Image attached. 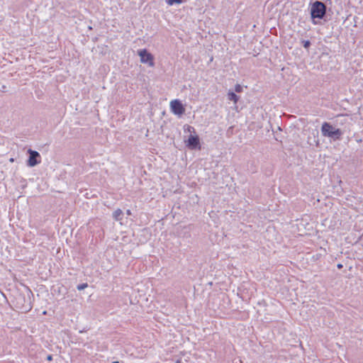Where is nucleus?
I'll return each mask as SVG.
<instances>
[{"label":"nucleus","mask_w":363,"mask_h":363,"mask_svg":"<svg viewBox=\"0 0 363 363\" xmlns=\"http://www.w3.org/2000/svg\"><path fill=\"white\" fill-rule=\"evenodd\" d=\"M321 133L324 137L330 138L334 141L340 140L343 135V131L336 128L331 123L324 122L321 126Z\"/></svg>","instance_id":"f257e3e1"},{"label":"nucleus","mask_w":363,"mask_h":363,"mask_svg":"<svg viewBox=\"0 0 363 363\" xmlns=\"http://www.w3.org/2000/svg\"><path fill=\"white\" fill-rule=\"evenodd\" d=\"M311 6V17L313 21L315 18L323 19L327 11L326 5L320 1H315L310 4Z\"/></svg>","instance_id":"f03ea898"},{"label":"nucleus","mask_w":363,"mask_h":363,"mask_svg":"<svg viewBox=\"0 0 363 363\" xmlns=\"http://www.w3.org/2000/svg\"><path fill=\"white\" fill-rule=\"evenodd\" d=\"M171 111L177 116H181L185 112V108L182 101L179 99L172 100L170 102Z\"/></svg>","instance_id":"7ed1b4c3"},{"label":"nucleus","mask_w":363,"mask_h":363,"mask_svg":"<svg viewBox=\"0 0 363 363\" xmlns=\"http://www.w3.org/2000/svg\"><path fill=\"white\" fill-rule=\"evenodd\" d=\"M186 146L189 150H200V139L197 135H190L187 140L185 141Z\"/></svg>","instance_id":"20e7f679"},{"label":"nucleus","mask_w":363,"mask_h":363,"mask_svg":"<svg viewBox=\"0 0 363 363\" xmlns=\"http://www.w3.org/2000/svg\"><path fill=\"white\" fill-rule=\"evenodd\" d=\"M28 152L29 153V157L27 160V165L28 167H35L40 162V155L38 152L29 149Z\"/></svg>","instance_id":"39448f33"},{"label":"nucleus","mask_w":363,"mask_h":363,"mask_svg":"<svg viewBox=\"0 0 363 363\" xmlns=\"http://www.w3.org/2000/svg\"><path fill=\"white\" fill-rule=\"evenodd\" d=\"M138 52L143 63L149 64L150 66L154 65L153 56L146 49L139 50Z\"/></svg>","instance_id":"423d86ee"},{"label":"nucleus","mask_w":363,"mask_h":363,"mask_svg":"<svg viewBox=\"0 0 363 363\" xmlns=\"http://www.w3.org/2000/svg\"><path fill=\"white\" fill-rule=\"evenodd\" d=\"M16 307L19 309L22 313H26L31 310L32 306L30 303H28L27 304H25L26 299L24 296L20 295L16 298Z\"/></svg>","instance_id":"0eeeda50"},{"label":"nucleus","mask_w":363,"mask_h":363,"mask_svg":"<svg viewBox=\"0 0 363 363\" xmlns=\"http://www.w3.org/2000/svg\"><path fill=\"white\" fill-rule=\"evenodd\" d=\"M123 213L120 208L116 209L113 213V218L117 221L121 220L123 219Z\"/></svg>","instance_id":"6e6552de"},{"label":"nucleus","mask_w":363,"mask_h":363,"mask_svg":"<svg viewBox=\"0 0 363 363\" xmlns=\"http://www.w3.org/2000/svg\"><path fill=\"white\" fill-rule=\"evenodd\" d=\"M228 98L230 101L237 103L240 97L233 91H229L228 94Z\"/></svg>","instance_id":"1a4fd4ad"},{"label":"nucleus","mask_w":363,"mask_h":363,"mask_svg":"<svg viewBox=\"0 0 363 363\" xmlns=\"http://www.w3.org/2000/svg\"><path fill=\"white\" fill-rule=\"evenodd\" d=\"M301 44L305 49H308L311 45V43L308 40H301Z\"/></svg>","instance_id":"9d476101"},{"label":"nucleus","mask_w":363,"mask_h":363,"mask_svg":"<svg viewBox=\"0 0 363 363\" xmlns=\"http://www.w3.org/2000/svg\"><path fill=\"white\" fill-rule=\"evenodd\" d=\"M183 0H167V3L169 6H172L174 4H181Z\"/></svg>","instance_id":"9b49d317"},{"label":"nucleus","mask_w":363,"mask_h":363,"mask_svg":"<svg viewBox=\"0 0 363 363\" xmlns=\"http://www.w3.org/2000/svg\"><path fill=\"white\" fill-rule=\"evenodd\" d=\"M87 287H88V284L87 283H83V284L77 285V289L79 291H82V290H84V289H86Z\"/></svg>","instance_id":"f8f14e48"},{"label":"nucleus","mask_w":363,"mask_h":363,"mask_svg":"<svg viewBox=\"0 0 363 363\" xmlns=\"http://www.w3.org/2000/svg\"><path fill=\"white\" fill-rule=\"evenodd\" d=\"M186 127V125L184 126ZM185 131H188L189 133H196L195 128L191 125H186V128H184Z\"/></svg>","instance_id":"ddd939ff"},{"label":"nucleus","mask_w":363,"mask_h":363,"mask_svg":"<svg viewBox=\"0 0 363 363\" xmlns=\"http://www.w3.org/2000/svg\"><path fill=\"white\" fill-rule=\"evenodd\" d=\"M242 91V87L240 84H236L235 86V91L237 93H240Z\"/></svg>","instance_id":"4468645a"},{"label":"nucleus","mask_w":363,"mask_h":363,"mask_svg":"<svg viewBox=\"0 0 363 363\" xmlns=\"http://www.w3.org/2000/svg\"><path fill=\"white\" fill-rule=\"evenodd\" d=\"M47 359L48 361H51L52 359V356L51 354H49L48 357H47Z\"/></svg>","instance_id":"2eb2a0df"},{"label":"nucleus","mask_w":363,"mask_h":363,"mask_svg":"<svg viewBox=\"0 0 363 363\" xmlns=\"http://www.w3.org/2000/svg\"><path fill=\"white\" fill-rule=\"evenodd\" d=\"M337 268H338V269H342L343 266H342V264H338L337 265Z\"/></svg>","instance_id":"dca6fc26"},{"label":"nucleus","mask_w":363,"mask_h":363,"mask_svg":"<svg viewBox=\"0 0 363 363\" xmlns=\"http://www.w3.org/2000/svg\"><path fill=\"white\" fill-rule=\"evenodd\" d=\"M0 296H4V294L0 291Z\"/></svg>","instance_id":"f3484780"},{"label":"nucleus","mask_w":363,"mask_h":363,"mask_svg":"<svg viewBox=\"0 0 363 363\" xmlns=\"http://www.w3.org/2000/svg\"><path fill=\"white\" fill-rule=\"evenodd\" d=\"M2 89H3L2 91H4H4H4V89H6V86H2Z\"/></svg>","instance_id":"a211bd4d"},{"label":"nucleus","mask_w":363,"mask_h":363,"mask_svg":"<svg viewBox=\"0 0 363 363\" xmlns=\"http://www.w3.org/2000/svg\"><path fill=\"white\" fill-rule=\"evenodd\" d=\"M127 214L130 215V210L127 211Z\"/></svg>","instance_id":"6ab92c4d"},{"label":"nucleus","mask_w":363,"mask_h":363,"mask_svg":"<svg viewBox=\"0 0 363 363\" xmlns=\"http://www.w3.org/2000/svg\"><path fill=\"white\" fill-rule=\"evenodd\" d=\"M112 363H119V362L118 361H114Z\"/></svg>","instance_id":"aec40b11"},{"label":"nucleus","mask_w":363,"mask_h":363,"mask_svg":"<svg viewBox=\"0 0 363 363\" xmlns=\"http://www.w3.org/2000/svg\"><path fill=\"white\" fill-rule=\"evenodd\" d=\"M176 363H181V361H180V360H177V361L176 362Z\"/></svg>","instance_id":"412c9836"}]
</instances>
